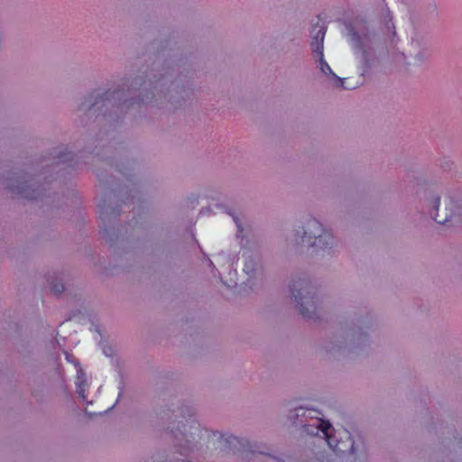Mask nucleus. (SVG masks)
Returning <instances> with one entry per match:
<instances>
[{"mask_svg": "<svg viewBox=\"0 0 462 462\" xmlns=\"http://www.w3.org/2000/svg\"><path fill=\"white\" fill-rule=\"evenodd\" d=\"M212 437L216 438L217 439V441L221 445V448L224 447H228L230 448H236L237 444L244 446V444H242L240 439H238L236 437H234L232 435L226 436L219 432H212Z\"/></svg>", "mask_w": 462, "mask_h": 462, "instance_id": "39448f33", "label": "nucleus"}, {"mask_svg": "<svg viewBox=\"0 0 462 462\" xmlns=\"http://www.w3.org/2000/svg\"><path fill=\"white\" fill-rule=\"evenodd\" d=\"M119 96V91H114L113 93H110L109 91H106L105 94H104V97H102L103 99H106V100H109L111 97H115V96Z\"/></svg>", "mask_w": 462, "mask_h": 462, "instance_id": "6e6552de", "label": "nucleus"}, {"mask_svg": "<svg viewBox=\"0 0 462 462\" xmlns=\"http://www.w3.org/2000/svg\"><path fill=\"white\" fill-rule=\"evenodd\" d=\"M110 351H111V349H110V348H109L108 350H106V349L104 350V352H105V354H106V356H109V355H110Z\"/></svg>", "mask_w": 462, "mask_h": 462, "instance_id": "ddd939ff", "label": "nucleus"}, {"mask_svg": "<svg viewBox=\"0 0 462 462\" xmlns=\"http://www.w3.org/2000/svg\"><path fill=\"white\" fill-rule=\"evenodd\" d=\"M244 270H245L248 274L254 271L253 264H252V262H251V261H248V262H246V263H245Z\"/></svg>", "mask_w": 462, "mask_h": 462, "instance_id": "1a4fd4ad", "label": "nucleus"}, {"mask_svg": "<svg viewBox=\"0 0 462 462\" xmlns=\"http://www.w3.org/2000/svg\"><path fill=\"white\" fill-rule=\"evenodd\" d=\"M65 155H66V154H64V155L60 156V160H61L62 162H68V161H69V160H70V159H68V158H63Z\"/></svg>", "mask_w": 462, "mask_h": 462, "instance_id": "f8f14e48", "label": "nucleus"}, {"mask_svg": "<svg viewBox=\"0 0 462 462\" xmlns=\"http://www.w3.org/2000/svg\"><path fill=\"white\" fill-rule=\"evenodd\" d=\"M326 33V29L324 26H320L317 32L316 36L312 38L311 48L314 55L318 58L319 62L320 70L326 75H331L333 78L337 79L340 86L346 89H352L356 88V85L346 84V81L349 79L348 78H339L337 77L331 69L330 66L324 59L323 49H324V37Z\"/></svg>", "mask_w": 462, "mask_h": 462, "instance_id": "20e7f679", "label": "nucleus"}, {"mask_svg": "<svg viewBox=\"0 0 462 462\" xmlns=\"http://www.w3.org/2000/svg\"><path fill=\"white\" fill-rule=\"evenodd\" d=\"M301 242L309 245L325 249L333 244L332 235L325 230L322 225L315 218L310 219L304 228Z\"/></svg>", "mask_w": 462, "mask_h": 462, "instance_id": "f03ea898", "label": "nucleus"}, {"mask_svg": "<svg viewBox=\"0 0 462 462\" xmlns=\"http://www.w3.org/2000/svg\"><path fill=\"white\" fill-rule=\"evenodd\" d=\"M439 204H440V198L438 197L434 200V207L436 208L437 210L439 209Z\"/></svg>", "mask_w": 462, "mask_h": 462, "instance_id": "9b49d317", "label": "nucleus"}, {"mask_svg": "<svg viewBox=\"0 0 462 462\" xmlns=\"http://www.w3.org/2000/svg\"><path fill=\"white\" fill-rule=\"evenodd\" d=\"M304 428L309 434L318 435L321 432L323 439L336 454L345 453L346 451L350 453L355 452L354 440L350 432L346 430L332 433L331 424L329 421L324 420H317L315 426H305Z\"/></svg>", "mask_w": 462, "mask_h": 462, "instance_id": "f257e3e1", "label": "nucleus"}, {"mask_svg": "<svg viewBox=\"0 0 462 462\" xmlns=\"http://www.w3.org/2000/svg\"><path fill=\"white\" fill-rule=\"evenodd\" d=\"M453 215H454L453 211H451L449 214L446 213L444 217H440L439 215L437 214V216L434 217V219L439 224H445L447 222L451 221Z\"/></svg>", "mask_w": 462, "mask_h": 462, "instance_id": "423d86ee", "label": "nucleus"}, {"mask_svg": "<svg viewBox=\"0 0 462 462\" xmlns=\"http://www.w3.org/2000/svg\"><path fill=\"white\" fill-rule=\"evenodd\" d=\"M235 221H236V225H237L238 229H239V230H241V226H240V224L237 222V219H236V218H235Z\"/></svg>", "mask_w": 462, "mask_h": 462, "instance_id": "4468645a", "label": "nucleus"}, {"mask_svg": "<svg viewBox=\"0 0 462 462\" xmlns=\"http://www.w3.org/2000/svg\"><path fill=\"white\" fill-rule=\"evenodd\" d=\"M310 282L304 279L293 282L291 286V292L300 306V311L306 318H312V313L315 311L314 297L310 296Z\"/></svg>", "mask_w": 462, "mask_h": 462, "instance_id": "7ed1b4c3", "label": "nucleus"}, {"mask_svg": "<svg viewBox=\"0 0 462 462\" xmlns=\"http://www.w3.org/2000/svg\"><path fill=\"white\" fill-rule=\"evenodd\" d=\"M79 394L82 396V398H85V395H84L83 391H82V392H79Z\"/></svg>", "mask_w": 462, "mask_h": 462, "instance_id": "dca6fc26", "label": "nucleus"}, {"mask_svg": "<svg viewBox=\"0 0 462 462\" xmlns=\"http://www.w3.org/2000/svg\"><path fill=\"white\" fill-rule=\"evenodd\" d=\"M196 429L199 430V434H201V435H202V431L207 432V430H199V428H196Z\"/></svg>", "mask_w": 462, "mask_h": 462, "instance_id": "2eb2a0df", "label": "nucleus"}, {"mask_svg": "<svg viewBox=\"0 0 462 462\" xmlns=\"http://www.w3.org/2000/svg\"><path fill=\"white\" fill-rule=\"evenodd\" d=\"M51 291L55 294H60L64 291V285L60 282H56L51 286Z\"/></svg>", "mask_w": 462, "mask_h": 462, "instance_id": "0eeeda50", "label": "nucleus"}, {"mask_svg": "<svg viewBox=\"0 0 462 462\" xmlns=\"http://www.w3.org/2000/svg\"><path fill=\"white\" fill-rule=\"evenodd\" d=\"M20 193L22 195H23L24 198H27V199H36L38 198V196H35V195H30L29 193H27L23 189V190L20 191Z\"/></svg>", "mask_w": 462, "mask_h": 462, "instance_id": "9d476101", "label": "nucleus"}]
</instances>
